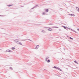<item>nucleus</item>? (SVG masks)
Segmentation results:
<instances>
[{
    "label": "nucleus",
    "instance_id": "obj_18",
    "mask_svg": "<svg viewBox=\"0 0 79 79\" xmlns=\"http://www.w3.org/2000/svg\"><path fill=\"white\" fill-rule=\"evenodd\" d=\"M10 69H13V68L12 67H10Z\"/></svg>",
    "mask_w": 79,
    "mask_h": 79
},
{
    "label": "nucleus",
    "instance_id": "obj_8",
    "mask_svg": "<svg viewBox=\"0 0 79 79\" xmlns=\"http://www.w3.org/2000/svg\"><path fill=\"white\" fill-rule=\"evenodd\" d=\"M49 58V57H47L46 58L45 61H47V60H48Z\"/></svg>",
    "mask_w": 79,
    "mask_h": 79
},
{
    "label": "nucleus",
    "instance_id": "obj_30",
    "mask_svg": "<svg viewBox=\"0 0 79 79\" xmlns=\"http://www.w3.org/2000/svg\"><path fill=\"white\" fill-rule=\"evenodd\" d=\"M24 40H22V41H24Z\"/></svg>",
    "mask_w": 79,
    "mask_h": 79
},
{
    "label": "nucleus",
    "instance_id": "obj_20",
    "mask_svg": "<svg viewBox=\"0 0 79 79\" xmlns=\"http://www.w3.org/2000/svg\"><path fill=\"white\" fill-rule=\"evenodd\" d=\"M42 32H45V31L44 30H43L42 31Z\"/></svg>",
    "mask_w": 79,
    "mask_h": 79
},
{
    "label": "nucleus",
    "instance_id": "obj_25",
    "mask_svg": "<svg viewBox=\"0 0 79 79\" xmlns=\"http://www.w3.org/2000/svg\"><path fill=\"white\" fill-rule=\"evenodd\" d=\"M77 31H79V29L78 28L77 29Z\"/></svg>",
    "mask_w": 79,
    "mask_h": 79
},
{
    "label": "nucleus",
    "instance_id": "obj_29",
    "mask_svg": "<svg viewBox=\"0 0 79 79\" xmlns=\"http://www.w3.org/2000/svg\"><path fill=\"white\" fill-rule=\"evenodd\" d=\"M0 16H3V15H0Z\"/></svg>",
    "mask_w": 79,
    "mask_h": 79
},
{
    "label": "nucleus",
    "instance_id": "obj_9",
    "mask_svg": "<svg viewBox=\"0 0 79 79\" xmlns=\"http://www.w3.org/2000/svg\"><path fill=\"white\" fill-rule=\"evenodd\" d=\"M71 31H73V32H76V31H75L74 30H73V29H71Z\"/></svg>",
    "mask_w": 79,
    "mask_h": 79
},
{
    "label": "nucleus",
    "instance_id": "obj_26",
    "mask_svg": "<svg viewBox=\"0 0 79 79\" xmlns=\"http://www.w3.org/2000/svg\"><path fill=\"white\" fill-rule=\"evenodd\" d=\"M48 31H50V28H49L48 29Z\"/></svg>",
    "mask_w": 79,
    "mask_h": 79
},
{
    "label": "nucleus",
    "instance_id": "obj_22",
    "mask_svg": "<svg viewBox=\"0 0 79 79\" xmlns=\"http://www.w3.org/2000/svg\"><path fill=\"white\" fill-rule=\"evenodd\" d=\"M55 28H58V27H55Z\"/></svg>",
    "mask_w": 79,
    "mask_h": 79
},
{
    "label": "nucleus",
    "instance_id": "obj_21",
    "mask_svg": "<svg viewBox=\"0 0 79 79\" xmlns=\"http://www.w3.org/2000/svg\"><path fill=\"white\" fill-rule=\"evenodd\" d=\"M68 29H69V30H71V29L69 28H68Z\"/></svg>",
    "mask_w": 79,
    "mask_h": 79
},
{
    "label": "nucleus",
    "instance_id": "obj_27",
    "mask_svg": "<svg viewBox=\"0 0 79 79\" xmlns=\"http://www.w3.org/2000/svg\"><path fill=\"white\" fill-rule=\"evenodd\" d=\"M28 40H30V41H32V40H29V39H28Z\"/></svg>",
    "mask_w": 79,
    "mask_h": 79
},
{
    "label": "nucleus",
    "instance_id": "obj_5",
    "mask_svg": "<svg viewBox=\"0 0 79 79\" xmlns=\"http://www.w3.org/2000/svg\"><path fill=\"white\" fill-rule=\"evenodd\" d=\"M39 45H37L36 47H35V49H36V50L37 49H38V48H39Z\"/></svg>",
    "mask_w": 79,
    "mask_h": 79
},
{
    "label": "nucleus",
    "instance_id": "obj_10",
    "mask_svg": "<svg viewBox=\"0 0 79 79\" xmlns=\"http://www.w3.org/2000/svg\"><path fill=\"white\" fill-rule=\"evenodd\" d=\"M42 15H46V14L45 12H43V13H42Z\"/></svg>",
    "mask_w": 79,
    "mask_h": 79
},
{
    "label": "nucleus",
    "instance_id": "obj_16",
    "mask_svg": "<svg viewBox=\"0 0 79 79\" xmlns=\"http://www.w3.org/2000/svg\"><path fill=\"white\" fill-rule=\"evenodd\" d=\"M70 39H71V40H73V38H71V37H70Z\"/></svg>",
    "mask_w": 79,
    "mask_h": 79
},
{
    "label": "nucleus",
    "instance_id": "obj_15",
    "mask_svg": "<svg viewBox=\"0 0 79 79\" xmlns=\"http://www.w3.org/2000/svg\"><path fill=\"white\" fill-rule=\"evenodd\" d=\"M47 62L48 63H50V60H48L47 61Z\"/></svg>",
    "mask_w": 79,
    "mask_h": 79
},
{
    "label": "nucleus",
    "instance_id": "obj_11",
    "mask_svg": "<svg viewBox=\"0 0 79 79\" xmlns=\"http://www.w3.org/2000/svg\"><path fill=\"white\" fill-rule=\"evenodd\" d=\"M19 45H22V43H21L19 42Z\"/></svg>",
    "mask_w": 79,
    "mask_h": 79
},
{
    "label": "nucleus",
    "instance_id": "obj_23",
    "mask_svg": "<svg viewBox=\"0 0 79 79\" xmlns=\"http://www.w3.org/2000/svg\"><path fill=\"white\" fill-rule=\"evenodd\" d=\"M54 68H56H56H57V67H56L54 66Z\"/></svg>",
    "mask_w": 79,
    "mask_h": 79
},
{
    "label": "nucleus",
    "instance_id": "obj_1",
    "mask_svg": "<svg viewBox=\"0 0 79 79\" xmlns=\"http://www.w3.org/2000/svg\"><path fill=\"white\" fill-rule=\"evenodd\" d=\"M16 40H14V41H15V42L16 43L18 44H19V42L18 41H17Z\"/></svg>",
    "mask_w": 79,
    "mask_h": 79
},
{
    "label": "nucleus",
    "instance_id": "obj_17",
    "mask_svg": "<svg viewBox=\"0 0 79 79\" xmlns=\"http://www.w3.org/2000/svg\"><path fill=\"white\" fill-rule=\"evenodd\" d=\"M8 6H11V5H7Z\"/></svg>",
    "mask_w": 79,
    "mask_h": 79
},
{
    "label": "nucleus",
    "instance_id": "obj_35",
    "mask_svg": "<svg viewBox=\"0 0 79 79\" xmlns=\"http://www.w3.org/2000/svg\"><path fill=\"white\" fill-rule=\"evenodd\" d=\"M74 26H75V25H74Z\"/></svg>",
    "mask_w": 79,
    "mask_h": 79
},
{
    "label": "nucleus",
    "instance_id": "obj_32",
    "mask_svg": "<svg viewBox=\"0 0 79 79\" xmlns=\"http://www.w3.org/2000/svg\"><path fill=\"white\" fill-rule=\"evenodd\" d=\"M21 7H23V6H22Z\"/></svg>",
    "mask_w": 79,
    "mask_h": 79
},
{
    "label": "nucleus",
    "instance_id": "obj_24",
    "mask_svg": "<svg viewBox=\"0 0 79 79\" xmlns=\"http://www.w3.org/2000/svg\"><path fill=\"white\" fill-rule=\"evenodd\" d=\"M52 29L51 28H50V31H52Z\"/></svg>",
    "mask_w": 79,
    "mask_h": 79
},
{
    "label": "nucleus",
    "instance_id": "obj_3",
    "mask_svg": "<svg viewBox=\"0 0 79 79\" xmlns=\"http://www.w3.org/2000/svg\"><path fill=\"white\" fill-rule=\"evenodd\" d=\"M44 10L46 12H48V10L47 9H45Z\"/></svg>",
    "mask_w": 79,
    "mask_h": 79
},
{
    "label": "nucleus",
    "instance_id": "obj_12",
    "mask_svg": "<svg viewBox=\"0 0 79 79\" xmlns=\"http://www.w3.org/2000/svg\"><path fill=\"white\" fill-rule=\"evenodd\" d=\"M12 50H15V48H12Z\"/></svg>",
    "mask_w": 79,
    "mask_h": 79
},
{
    "label": "nucleus",
    "instance_id": "obj_19",
    "mask_svg": "<svg viewBox=\"0 0 79 79\" xmlns=\"http://www.w3.org/2000/svg\"><path fill=\"white\" fill-rule=\"evenodd\" d=\"M77 8H78V11H79V8L78 7H77Z\"/></svg>",
    "mask_w": 79,
    "mask_h": 79
},
{
    "label": "nucleus",
    "instance_id": "obj_7",
    "mask_svg": "<svg viewBox=\"0 0 79 79\" xmlns=\"http://www.w3.org/2000/svg\"><path fill=\"white\" fill-rule=\"evenodd\" d=\"M6 52H11V51L8 49L6 50Z\"/></svg>",
    "mask_w": 79,
    "mask_h": 79
},
{
    "label": "nucleus",
    "instance_id": "obj_6",
    "mask_svg": "<svg viewBox=\"0 0 79 79\" xmlns=\"http://www.w3.org/2000/svg\"><path fill=\"white\" fill-rule=\"evenodd\" d=\"M56 69H58V70H59V71H62L61 69L60 68H59V67H57Z\"/></svg>",
    "mask_w": 79,
    "mask_h": 79
},
{
    "label": "nucleus",
    "instance_id": "obj_28",
    "mask_svg": "<svg viewBox=\"0 0 79 79\" xmlns=\"http://www.w3.org/2000/svg\"><path fill=\"white\" fill-rule=\"evenodd\" d=\"M77 8V7H76V9H77V10H78V8Z\"/></svg>",
    "mask_w": 79,
    "mask_h": 79
},
{
    "label": "nucleus",
    "instance_id": "obj_13",
    "mask_svg": "<svg viewBox=\"0 0 79 79\" xmlns=\"http://www.w3.org/2000/svg\"><path fill=\"white\" fill-rule=\"evenodd\" d=\"M64 28V29H66V27L65 26H62Z\"/></svg>",
    "mask_w": 79,
    "mask_h": 79
},
{
    "label": "nucleus",
    "instance_id": "obj_34",
    "mask_svg": "<svg viewBox=\"0 0 79 79\" xmlns=\"http://www.w3.org/2000/svg\"><path fill=\"white\" fill-rule=\"evenodd\" d=\"M51 24V25H52V24Z\"/></svg>",
    "mask_w": 79,
    "mask_h": 79
},
{
    "label": "nucleus",
    "instance_id": "obj_4",
    "mask_svg": "<svg viewBox=\"0 0 79 79\" xmlns=\"http://www.w3.org/2000/svg\"><path fill=\"white\" fill-rule=\"evenodd\" d=\"M39 5H36L34 7L32 8H31L32 9H34V8H36L37 7V6H38Z\"/></svg>",
    "mask_w": 79,
    "mask_h": 79
},
{
    "label": "nucleus",
    "instance_id": "obj_2",
    "mask_svg": "<svg viewBox=\"0 0 79 79\" xmlns=\"http://www.w3.org/2000/svg\"><path fill=\"white\" fill-rule=\"evenodd\" d=\"M69 15L70 16H75V15L74 14H69Z\"/></svg>",
    "mask_w": 79,
    "mask_h": 79
},
{
    "label": "nucleus",
    "instance_id": "obj_14",
    "mask_svg": "<svg viewBox=\"0 0 79 79\" xmlns=\"http://www.w3.org/2000/svg\"><path fill=\"white\" fill-rule=\"evenodd\" d=\"M75 63H77V64H78V63L77 62V61H76V60H75L74 61Z\"/></svg>",
    "mask_w": 79,
    "mask_h": 79
},
{
    "label": "nucleus",
    "instance_id": "obj_33",
    "mask_svg": "<svg viewBox=\"0 0 79 79\" xmlns=\"http://www.w3.org/2000/svg\"><path fill=\"white\" fill-rule=\"evenodd\" d=\"M66 29L67 30H68V29Z\"/></svg>",
    "mask_w": 79,
    "mask_h": 79
},
{
    "label": "nucleus",
    "instance_id": "obj_31",
    "mask_svg": "<svg viewBox=\"0 0 79 79\" xmlns=\"http://www.w3.org/2000/svg\"><path fill=\"white\" fill-rule=\"evenodd\" d=\"M64 50H65V49H64Z\"/></svg>",
    "mask_w": 79,
    "mask_h": 79
}]
</instances>
